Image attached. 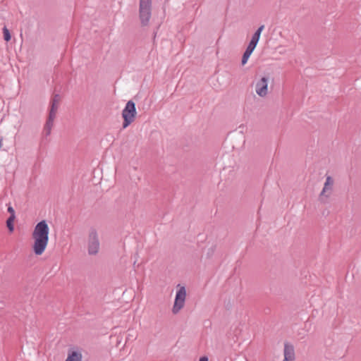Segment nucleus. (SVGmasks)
<instances>
[{
	"label": "nucleus",
	"instance_id": "nucleus-3",
	"mask_svg": "<svg viewBox=\"0 0 361 361\" xmlns=\"http://www.w3.org/2000/svg\"><path fill=\"white\" fill-rule=\"evenodd\" d=\"M100 247L98 233L96 228L92 227L89 230L87 238V252L90 255H96Z\"/></svg>",
	"mask_w": 361,
	"mask_h": 361
},
{
	"label": "nucleus",
	"instance_id": "nucleus-13",
	"mask_svg": "<svg viewBox=\"0 0 361 361\" xmlns=\"http://www.w3.org/2000/svg\"><path fill=\"white\" fill-rule=\"evenodd\" d=\"M16 218L9 216L6 220V226L10 232H13L14 230L13 221Z\"/></svg>",
	"mask_w": 361,
	"mask_h": 361
},
{
	"label": "nucleus",
	"instance_id": "nucleus-6",
	"mask_svg": "<svg viewBox=\"0 0 361 361\" xmlns=\"http://www.w3.org/2000/svg\"><path fill=\"white\" fill-rule=\"evenodd\" d=\"M334 184V178L330 176H326V181L324 185V188L319 195V200L321 202H322V203L326 202V200H325V198H328L330 196L331 192L333 189Z\"/></svg>",
	"mask_w": 361,
	"mask_h": 361
},
{
	"label": "nucleus",
	"instance_id": "nucleus-2",
	"mask_svg": "<svg viewBox=\"0 0 361 361\" xmlns=\"http://www.w3.org/2000/svg\"><path fill=\"white\" fill-rule=\"evenodd\" d=\"M137 115L135 103L129 100L122 111V117L123 118V128H126L134 121Z\"/></svg>",
	"mask_w": 361,
	"mask_h": 361
},
{
	"label": "nucleus",
	"instance_id": "nucleus-18",
	"mask_svg": "<svg viewBox=\"0 0 361 361\" xmlns=\"http://www.w3.org/2000/svg\"><path fill=\"white\" fill-rule=\"evenodd\" d=\"M264 29V25H260V26L257 28V30L255 32H259V34H260V35H261V33H262V30H263Z\"/></svg>",
	"mask_w": 361,
	"mask_h": 361
},
{
	"label": "nucleus",
	"instance_id": "nucleus-11",
	"mask_svg": "<svg viewBox=\"0 0 361 361\" xmlns=\"http://www.w3.org/2000/svg\"><path fill=\"white\" fill-rule=\"evenodd\" d=\"M57 109H58L57 100H51V108H50L48 118L54 119L56 117Z\"/></svg>",
	"mask_w": 361,
	"mask_h": 361
},
{
	"label": "nucleus",
	"instance_id": "nucleus-20",
	"mask_svg": "<svg viewBox=\"0 0 361 361\" xmlns=\"http://www.w3.org/2000/svg\"><path fill=\"white\" fill-rule=\"evenodd\" d=\"M199 361H209V359L207 356H202L200 358Z\"/></svg>",
	"mask_w": 361,
	"mask_h": 361
},
{
	"label": "nucleus",
	"instance_id": "nucleus-10",
	"mask_svg": "<svg viewBox=\"0 0 361 361\" xmlns=\"http://www.w3.org/2000/svg\"><path fill=\"white\" fill-rule=\"evenodd\" d=\"M54 118H48L44 127V132L46 136H48L51 133V128L54 125Z\"/></svg>",
	"mask_w": 361,
	"mask_h": 361
},
{
	"label": "nucleus",
	"instance_id": "nucleus-19",
	"mask_svg": "<svg viewBox=\"0 0 361 361\" xmlns=\"http://www.w3.org/2000/svg\"><path fill=\"white\" fill-rule=\"evenodd\" d=\"M214 252V247H210L207 252L208 256H209V257L212 256L213 255Z\"/></svg>",
	"mask_w": 361,
	"mask_h": 361
},
{
	"label": "nucleus",
	"instance_id": "nucleus-8",
	"mask_svg": "<svg viewBox=\"0 0 361 361\" xmlns=\"http://www.w3.org/2000/svg\"><path fill=\"white\" fill-rule=\"evenodd\" d=\"M294 360V347L293 345L286 343L284 344V361H293Z\"/></svg>",
	"mask_w": 361,
	"mask_h": 361
},
{
	"label": "nucleus",
	"instance_id": "nucleus-12",
	"mask_svg": "<svg viewBox=\"0 0 361 361\" xmlns=\"http://www.w3.org/2000/svg\"><path fill=\"white\" fill-rule=\"evenodd\" d=\"M252 53V51H250L249 49H245V51L243 55L242 61H241V63L243 66H244L247 62Z\"/></svg>",
	"mask_w": 361,
	"mask_h": 361
},
{
	"label": "nucleus",
	"instance_id": "nucleus-14",
	"mask_svg": "<svg viewBox=\"0 0 361 361\" xmlns=\"http://www.w3.org/2000/svg\"><path fill=\"white\" fill-rule=\"evenodd\" d=\"M3 35H4V39L6 42H9L11 39V33L8 30V29L6 27V26H4L3 27Z\"/></svg>",
	"mask_w": 361,
	"mask_h": 361
},
{
	"label": "nucleus",
	"instance_id": "nucleus-7",
	"mask_svg": "<svg viewBox=\"0 0 361 361\" xmlns=\"http://www.w3.org/2000/svg\"><path fill=\"white\" fill-rule=\"evenodd\" d=\"M255 90L259 97H265L268 93V78L262 77L257 82Z\"/></svg>",
	"mask_w": 361,
	"mask_h": 361
},
{
	"label": "nucleus",
	"instance_id": "nucleus-1",
	"mask_svg": "<svg viewBox=\"0 0 361 361\" xmlns=\"http://www.w3.org/2000/svg\"><path fill=\"white\" fill-rule=\"evenodd\" d=\"M49 228L45 220L38 222L34 228L32 238L34 240L32 245L33 252L36 255L43 254L49 242Z\"/></svg>",
	"mask_w": 361,
	"mask_h": 361
},
{
	"label": "nucleus",
	"instance_id": "nucleus-9",
	"mask_svg": "<svg viewBox=\"0 0 361 361\" xmlns=\"http://www.w3.org/2000/svg\"><path fill=\"white\" fill-rule=\"evenodd\" d=\"M82 355L79 351L68 350V357L65 361H82Z\"/></svg>",
	"mask_w": 361,
	"mask_h": 361
},
{
	"label": "nucleus",
	"instance_id": "nucleus-17",
	"mask_svg": "<svg viewBox=\"0 0 361 361\" xmlns=\"http://www.w3.org/2000/svg\"><path fill=\"white\" fill-rule=\"evenodd\" d=\"M260 35H261L259 34V32H255V33L253 34V35L252 37V39H255V41H257L258 42L259 40V38H260Z\"/></svg>",
	"mask_w": 361,
	"mask_h": 361
},
{
	"label": "nucleus",
	"instance_id": "nucleus-16",
	"mask_svg": "<svg viewBox=\"0 0 361 361\" xmlns=\"http://www.w3.org/2000/svg\"><path fill=\"white\" fill-rule=\"evenodd\" d=\"M7 210H8V212L10 214V216H13V217L16 218L15 211L12 206H11L9 204Z\"/></svg>",
	"mask_w": 361,
	"mask_h": 361
},
{
	"label": "nucleus",
	"instance_id": "nucleus-4",
	"mask_svg": "<svg viewBox=\"0 0 361 361\" xmlns=\"http://www.w3.org/2000/svg\"><path fill=\"white\" fill-rule=\"evenodd\" d=\"M152 0H140L139 17L142 26L148 25L152 14Z\"/></svg>",
	"mask_w": 361,
	"mask_h": 361
},
{
	"label": "nucleus",
	"instance_id": "nucleus-15",
	"mask_svg": "<svg viewBox=\"0 0 361 361\" xmlns=\"http://www.w3.org/2000/svg\"><path fill=\"white\" fill-rule=\"evenodd\" d=\"M257 43L258 42L257 41H255V39H251L248 46L247 47L246 49H247L250 51L253 52V51L255 50V47H257Z\"/></svg>",
	"mask_w": 361,
	"mask_h": 361
},
{
	"label": "nucleus",
	"instance_id": "nucleus-5",
	"mask_svg": "<svg viewBox=\"0 0 361 361\" xmlns=\"http://www.w3.org/2000/svg\"><path fill=\"white\" fill-rule=\"evenodd\" d=\"M186 298V289L185 286H180L176 291L174 303L172 307V312L178 314L185 305Z\"/></svg>",
	"mask_w": 361,
	"mask_h": 361
},
{
	"label": "nucleus",
	"instance_id": "nucleus-21",
	"mask_svg": "<svg viewBox=\"0 0 361 361\" xmlns=\"http://www.w3.org/2000/svg\"><path fill=\"white\" fill-rule=\"evenodd\" d=\"M59 94H56L52 100H57V103L59 102Z\"/></svg>",
	"mask_w": 361,
	"mask_h": 361
}]
</instances>
